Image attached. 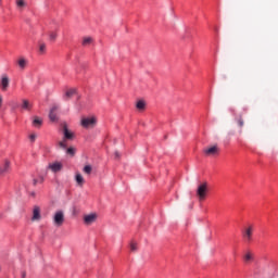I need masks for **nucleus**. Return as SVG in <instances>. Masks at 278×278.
I'll return each instance as SVG.
<instances>
[{"instance_id": "9", "label": "nucleus", "mask_w": 278, "mask_h": 278, "mask_svg": "<svg viewBox=\"0 0 278 278\" xmlns=\"http://www.w3.org/2000/svg\"><path fill=\"white\" fill-rule=\"evenodd\" d=\"M10 88V77L8 75H3L1 78V90L5 92Z\"/></svg>"}, {"instance_id": "12", "label": "nucleus", "mask_w": 278, "mask_h": 278, "mask_svg": "<svg viewBox=\"0 0 278 278\" xmlns=\"http://www.w3.org/2000/svg\"><path fill=\"white\" fill-rule=\"evenodd\" d=\"M75 94H77V89H68L67 91H65L63 99L65 101H68V99H73V97H75Z\"/></svg>"}, {"instance_id": "29", "label": "nucleus", "mask_w": 278, "mask_h": 278, "mask_svg": "<svg viewBox=\"0 0 278 278\" xmlns=\"http://www.w3.org/2000/svg\"><path fill=\"white\" fill-rule=\"evenodd\" d=\"M39 51H40V53H45V51H47V45L40 43Z\"/></svg>"}, {"instance_id": "26", "label": "nucleus", "mask_w": 278, "mask_h": 278, "mask_svg": "<svg viewBox=\"0 0 278 278\" xmlns=\"http://www.w3.org/2000/svg\"><path fill=\"white\" fill-rule=\"evenodd\" d=\"M130 251L132 253H136V251H138V244L136 242L130 243Z\"/></svg>"}, {"instance_id": "2", "label": "nucleus", "mask_w": 278, "mask_h": 278, "mask_svg": "<svg viewBox=\"0 0 278 278\" xmlns=\"http://www.w3.org/2000/svg\"><path fill=\"white\" fill-rule=\"evenodd\" d=\"M197 197L199 201H205V197H207V182L201 184L198 187Z\"/></svg>"}, {"instance_id": "31", "label": "nucleus", "mask_w": 278, "mask_h": 278, "mask_svg": "<svg viewBox=\"0 0 278 278\" xmlns=\"http://www.w3.org/2000/svg\"><path fill=\"white\" fill-rule=\"evenodd\" d=\"M27 277V273L26 271H22V278H26Z\"/></svg>"}, {"instance_id": "3", "label": "nucleus", "mask_w": 278, "mask_h": 278, "mask_svg": "<svg viewBox=\"0 0 278 278\" xmlns=\"http://www.w3.org/2000/svg\"><path fill=\"white\" fill-rule=\"evenodd\" d=\"M53 224L55 227H62L64 225V212L58 211L53 217Z\"/></svg>"}, {"instance_id": "34", "label": "nucleus", "mask_w": 278, "mask_h": 278, "mask_svg": "<svg viewBox=\"0 0 278 278\" xmlns=\"http://www.w3.org/2000/svg\"><path fill=\"white\" fill-rule=\"evenodd\" d=\"M1 1H2V0H0V4H1Z\"/></svg>"}, {"instance_id": "28", "label": "nucleus", "mask_w": 278, "mask_h": 278, "mask_svg": "<svg viewBox=\"0 0 278 278\" xmlns=\"http://www.w3.org/2000/svg\"><path fill=\"white\" fill-rule=\"evenodd\" d=\"M75 148H68L67 150H66V153H67V155H72V157H73V155H75Z\"/></svg>"}, {"instance_id": "6", "label": "nucleus", "mask_w": 278, "mask_h": 278, "mask_svg": "<svg viewBox=\"0 0 278 278\" xmlns=\"http://www.w3.org/2000/svg\"><path fill=\"white\" fill-rule=\"evenodd\" d=\"M10 161L5 160L4 163L0 165V177H3L10 173Z\"/></svg>"}, {"instance_id": "5", "label": "nucleus", "mask_w": 278, "mask_h": 278, "mask_svg": "<svg viewBox=\"0 0 278 278\" xmlns=\"http://www.w3.org/2000/svg\"><path fill=\"white\" fill-rule=\"evenodd\" d=\"M253 225H249L244 231H243V238L247 240V242H251V240H253Z\"/></svg>"}, {"instance_id": "1", "label": "nucleus", "mask_w": 278, "mask_h": 278, "mask_svg": "<svg viewBox=\"0 0 278 278\" xmlns=\"http://www.w3.org/2000/svg\"><path fill=\"white\" fill-rule=\"evenodd\" d=\"M80 125L84 129H94L97 127V118L94 116L83 117Z\"/></svg>"}, {"instance_id": "10", "label": "nucleus", "mask_w": 278, "mask_h": 278, "mask_svg": "<svg viewBox=\"0 0 278 278\" xmlns=\"http://www.w3.org/2000/svg\"><path fill=\"white\" fill-rule=\"evenodd\" d=\"M218 151H219L218 146H213L204 149V153L206 155H218Z\"/></svg>"}, {"instance_id": "15", "label": "nucleus", "mask_w": 278, "mask_h": 278, "mask_svg": "<svg viewBox=\"0 0 278 278\" xmlns=\"http://www.w3.org/2000/svg\"><path fill=\"white\" fill-rule=\"evenodd\" d=\"M22 110H26L27 112H29V110H31V102H29V100H22Z\"/></svg>"}, {"instance_id": "7", "label": "nucleus", "mask_w": 278, "mask_h": 278, "mask_svg": "<svg viewBox=\"0 0 278 278\" xmlns=\"http://www.w3.org/2000/svg\"><path fill=\"white\" fill-rule=\"evenodd\" d=\"M48 168L52 172V173H60V170H62L63 165L60 162H54V163H50L48 165Z\"/></svg>"}, {"instance_id": "32", "label": "nucleus", "mask_w": 278, "mask_h": 278, "mask_svg": "<svg viewBox=\"0 0 278 278\" xmlns=\"http://www.w3.org/2000/svg\"><path fill=\"white\" fill-rule=\"evenodd\" d=\"M121 155L118 154V152H115V157H119Z\"/></svg>"}, {"instance_id": "25", "label": "nucleus", "mask_w": 278, "mask_h": 278, "mask_svg": "<svg viewBox=\"0 0 278 278\" xmlns=\"http://www.w3.org/2000/svg\"><path fill=\"white\" fill-rule=\"evenodd\" d=\"M237 123L240 128L244 127V119L242 118V116H239L237 118Z\"/></svg>"}, {"instance_id": "30", "label": "nucleus", "mask_w": 278, "mask_h": 278, "mask_svg": "<svg viewBox=\"0 0 278 278\" xmlns=\"http://www.w3.org/2000/svg\"><path fill=\"white\" fill-rule=\"evenodd\" d=\"M36 138H37L36 134H31V135L29 136L30 142H36Z\"/></svg>"}, {"instance_id": "21", "label": "nucleus", "mask_w": 278, "mask_h": 278, "mask_svg": "<svg viewBox=\"0 0 278 278\" xmlns=\"http://www.w3.org/2000/svg\"><path fill=\"white\" fill-rule=\"evenodd\" d=\"M38 184H45V177L39 176L38 178L33 179V186H38Z\"/></svg>"}, {"instance_id": "14", "label": "nucleus", "mask_w": 278, "mask_h": 278, "mask_svg": "<svg viewBox=\"0 0 278 278\" xmlns=\"http://www.w3.org/2000/svg\"><path fill=\"white\" fill-rule=\"evenodd\" d=\"M94 42V39L92 37H83L81 45L84 47H90Z\"/></svg>"}, {"instance_id": "17", "label": "nucleus", "mask_w": 278, "mask_h": 278, "mask_svg": "<svg viewBox=\"0 0 278 278\" xmlns=\"http://www.w3.org/2000/svg\"><path fill=\"white\" fill-rule=\"evenodd\" d=\"M243 260L247 264H249V262H253V252H245V254L243 255Z\"/></svg>"}, {"instance_id": "24", "label": "nucleus", "mask_w": 278, "mask_h": 278, "mask_svg": "<svg viewBox=\"0 0 278 278\" xmlns=\"http://www.w3.org/2000/svg\"><path fill=\"white\" fill-rule=\"evenodd\" d=\"M83 170L86 175H90L92 173V166L86 165Z\"/></svg>"}, {"instance_id": "23", "label": "nucleus", "mask_w": 278, "mask_h": 278, "mask_svg": "<svg viewBox=\"0 0 278 278\" xmlns=\"http://www.w3.org/2000/svg\"><path fill=\"white\" fill-rule=\"evenodd\" d=\"M49 38H50V40H52V42H55V40L58 38V33L56 31H50L49 33Z\"/></svg>"}, {"instance_id": "20", "label": "nucleus", "mask_w": 278, "mask_h": 278, "mask_svg": "<svg viewBox=\"0 0 278 278\" xmlns=\"http://www.w3.org/2000/svg\"><path fill=\"white\" fill-rule=\"evenodd\" d=\"M75 180L78 186H84L85 180H84V176H81V174L77 173Z\"/></svg>"}, {"instance_id": "11", "label": "nucleus", "mask_w": 278, "mask_h": 278, "mask_svg": "<svg viewBox=\"0 0 278 278\" xmlns=\"http://www.w3.org/2000/svg\"><path fill=\"white\" fill-rule=\"evenodd\" d=\"M42 216L40 215V206H34L31 220H40Z\"/></svg>"}, {"instance_id": "22", "label": "nucleus", "mask_w": 278, "mask_h": 278, "mask_svg": "<svg viewBox=\"0 0 278 278\" xmlns=\"http://www.w3.org/2000/svg\"><path fill=\"white\" fill-rule=\"evenodd\" d=\"M137 110H144L147 108V103L143 100H139L136 104Z\"/></svg>"}, {"instance_id": "4", "label": "nucleus", "mask_w": 278, "mask_h": 278, "mask_svg": "<svg viewBox=\"0 0 278 278\" xmlns=\"http://www.w3.org/2000/svg\"><path fill=\"white\" fill-rule=\"evenodd\" d=\"M97 218H98L97 213H91V214L84 216V223H85V225L90 226V225L97 223Z\"/></svg>"}, {"instance_id": "33", "label": "nucleus", "mask_w": 278, "mask_h": 278, "mask_svg": "<svg viewBox=\"0 0 278 278\" xmlns=\"http://www.w3.org/2000/svg\"><path fill=\"white\" fill-rule=\"evenodd\" d=\"M2 102H3V99L0 97V105H1Z\"/></svg>"}, {"instance_id": "16", "label": "nucleus", "mask_w": 278, "mask_h": 278, "mask_svg": "<svg viewBox=\"0 0 278 278\" xmlns=\"http://www.w3.org/2000/svg\"><path fill=\"white\" fill-rule=\"evenodd\" d=\"M33 127H37V128L42 127V118L35 116L33 119Z\"/></svg>"}, {"instance_id": "13", "label": "nucleus", "mask_w": 278, "mask_h": 278, "mask_svg": "<svg viewBox=\"0 0 278 278\" xmlns=\"http://www.w3.org/2000/svg\"><path fill=\"white\" fill-rule=\"evenodd\" d=\"M63 134L65 140H73V138H75V135L71 130H68V127L66 126L63 127Z\"/></svg>"}, {"instance_id": "19", "label": "nucleus", "mask_w": 278, "mask_h": 278, "mask_svg": "<svg viewBox=\"0 0 278 278\" xmlns=\"http://www.w3.org/2000/svg\"><path fill=\"white\" fill-rule=\"evenodd\" d=\"M17 64L20 66V68L22 71H25L26 66H27V61L25 60V58H21L18 61H17Z\"/></svg>"}, {"instance_id": "18", "label": "nucleus", "mask_w": 278, "mask_h": 278, "mask_svg": "<svg viewBox=\"0 0 278 278\" xmlns=\"http://www.w3.org/2000/svg\"><path fill=\"white\" fill-rule=\"evenodd\" d=\"M15 4L18 10H23V8L27 7V2L25 0H15Z\"/></svg>"}, {"instance_id": "8", "label": "nucleus", "mask_w": 278, "mask_h": 278, "mask_svg": "<svg viewBox=\"0 0 278 278\" xmlns=\"http://www.w3.org/2000/svg\"><path fill=\"white\" fill-rule=\"evenodd\" d=\"M59 110V106L58 105H53L51 109H50V113H49V118L52 123H55L58 122V112Z\"/></svg>"}, {"instance_id": "27", "label": "nucleus", "mask_w": 278, "mask_h": 278, "mask_svg": "<svg viewBox=\"0 0 278 278\" xmlns=\"http://www.w3.org/2000/svg\"><path fill=\"white\" fill-rule=\"evenodd\" d=\"M60 149H66V139H63L62 141H59Z\"/></svg>"}]
</instances>
